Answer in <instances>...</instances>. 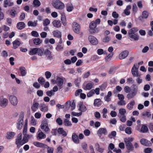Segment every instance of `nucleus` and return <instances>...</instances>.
Instances as JSON below:
<instances>
[{"instance_id": "obj_1", "label": "nucleus", "mask_w": 153, "mask_h": 153, "mask_svg": "<svg viewBox=\"0 0 153 153\" xmlns=\"http://www.w3.org/2000/svg\"><path fill=\"white\" fill-rule=\"evenodd\" d=\"M100 22V19H97L95 21H92L89 24V32L92 34H94L95 33H97L98 31L96 28L97 26V25H99Z\"/></svg>"}, {"instance_id": "obj_2", "label": "nucleus", "mask_w": 153, "mask_h": 153, "mask_svg": "<svg viewBox=\"0 0 153 153\" xmlns=\"http://www.w3.org/2000/svg\"><path fill=\"white\" fill-rule=\"evenodd\" d=\"M52 4L54 8L58 10H62L65 7L64 4L59 0H53Z\"/></svg>"}, {"instance_id": "obj_3", "label": "nucleus", "mask_w": 153, "mask_h": 153, "mask_svg": "<svg viewBox=\"0 0 153 153\" xmlns=\"http://www.w3.org/2000/svg\"><path fill=\"white\" fill-rule=\"evenodd\" d=\"M132 86L133 88L131 90L130 92L127 94V97L128 99H130L133 98L137 94L138 87L135 84Z\"/></svg>"}, {"instance_id": "obj_4", "label": "nucleus", "mask_w": 153, "mask_h": 153, "mask_svg": "<svg viewBox=\"0 0 153 153\" xmlns=\"http://www.w3.org/2000/svg\"><path fill=\"white\" fill-rule=\"evenodd\" d=\"M139 66L137 64H134L131 70L132 74L134 77H140V74H139L138 72V69Z\"/></svg>"}, {"instance_id": "obj_5", "label": "nucleus", "mask_w": 153, "mask_h": 153, "mask_svg": "<svg viewBox=\"0 0 153 153\" xmlns=\"http://www.w3.org/2000/svg\"><path fill=\"white\" fill-rule=\"evenodd\" d=\"M100 88H96L95 89H92L90 90L87 94V96L90 97L93 96L95 93L97 95L100 94Z\"/></svg>"}, {"instance_id": "obj_6", "label": "nucleus", "mask_w": 153, "mask_h": 153, "mask_svg": "<svg viewBox=\"0 0 153 153\" xmlns=\"http://www.w3.org/2000/svg\"><path fill=\"white\" fill-rule=\"evenodd\" d=\"M8 101L7 99L3 97H0V106L3 108L6 107L8 105Z\"/></svg>"}, {"instance_id": "obj_7", "label": "nucleus", "mask_w": 153, "mask_h": 153, "mask_svg": "<svg viewBox=\"0 0 153 153\" xmlns=\"http://www.w3.org/2000/svg\"><path fill=\"white\" fill-rule=\"evenodd\" d=\"M9 100L11 104L13 106H16L18 102L17 97L14 95H10L9 96Z\"/></svg>"}, {"instance_id": "obj_8", "label": "nucleus", "mask_w": 153, "mask_h": 153, "mask_svg": "<svg viewBox=\"0 0 153 153\" xmlns=\"http://www.w3.org/2000/svg\"><path fill=\"white\" fill-rule=\"evenodd\" d=\"M40 128L42 129L46 132H49L50 131V129L48 127V125L46 121H43L40 126Z\"/></svg>"}, {"instance_id": "obj_9", "label": "nucleus", "mask_w": 153, "mask_h": 153, "mask_svg": "<svg viewBox=\"0 0 153 153\" xmlns=\"http://www.w3.org/2000/svg\"><path fill=\"white\" fill-rule=\"evenodd\" d=\"M22 141V133H20L18 135L15 142L16 144L17 145L18 148H19L20 145L22 146L23 145Z\"/></svg>"}, {"instance_id": "obj_10", "label": "nucleus", "mask_w": 153, "mask_h": 153, "mask_svg": "<svg viewBox=\"0 0 153 153\" xmlns=\"http://www.w3.org/2000/svg\"><path fill=\"white\" fill-rule=\"evenodd\" d=\"M88 39L92 45H97L98 43V41L97 39L93 36L90 35L89 36Z\"/></svg>"}, {"instance_id": "obj_11", "label": "nucleus", "mask_w": 153, "mask_h": 153, "mask_svg": "<svg viewBox=\"0 0 153 153\" xmlns=\"http://www.w3.org/2000/svg\"><path fill=\"white\" fill-rule=\"evenodd\" d=\"M73 29L74 32L76 34H79L80 32V25L76 22L73 23Z\"/></svg>"}, {"instance_id": "obj_12", "label": "nucleus", "mask_w": 153, "mask_h": 153, "mask_svg": "<svg viewBox=\"0 0 153 153\" xmlns=\"http://www.w3.org/2000/svg\"><path fill=\"white\" fill-rule=\"evenodd\" d=\"M24 121L23 118L21 117L19 118L18 120L17 123V128L18 129H21L22 128L23 125Z\"/></svg>"}, {"instance_id": "obj_13", "label": "nucleus", "mask_w": 153, "mask_h": 153, "mask_svg": "<svg viewBox=\"0 0 153 153\" xmlns=\"http://www.w3.org/2000/svg\"><path fill=\"white\" fill-rule=\"evenodd\" d=\"M140 143L142 145L147 146H150L151 145L150 141L144 138L141 139L140 140Z\"/></svg>"}, {"instance_id": "obj_14", "label": "nucleus", "mask_w": 153, "mask_h": 153, "mask_svg": "<svg viewBox=\"0 0 153 153\" xmlns=\"http://www.w3.org/2000/svg\"><path fill=\"white\" fill-rule=\"evenodd\" d=\"M97 133L100 137L102 134L106 135L107 134V131L106 128H100L98 130Z\"/></svg>"}, {"instance_id": "obj_15", "label": "nucleus", "mask_w": 153, "mask_h": 153, "mask_svg": "<svg viewBox=\"0 0 153 153\" xmlns=\"http://www.w3.org/2000/svg\"><path fill=\"white\" fill-rule=\"evenodd\" d=\"M128 54V52L127 51H124L121 53L119 56V58L123 59L125 58Z\"/></svg>"}, {"instance_id": "obj_16", "label": "nucleus", "mask_w": 153, "mask_h": 153, "mask_svg": "<svg viewBox=\"0 0 153 153\" xmlns=\"http://www.w3.org/2000/svg\"><path fill=\"white\" fill-rule=\"evenodd\" d=\"M23 135L24 136L22 139L23 145L27 143L29 139L33 137V135L31 134H28Z\"/></svg>"}, {"instance_id": "obj_17", "label": "nucleus", "mask_w": 153, "mask_h": 153, "mask_svg": "<svg viewBox=\"0 0 153 153\" xmlns=\"http://www.w3.org/2000/svg\"><path fill=\"white\" fill-rule=\"evenodd\" d=\"M72 138L73 141L75 143L78 144L79 143V139L78 135L76 133H74L72 134Z\"/></svg>"}, {"instance_id": "obj_18", "label": "nucleus", "mask_w": 153, "mask_h": 153, "mask_svg": "<svg viewBox=\"0 0 153 153\" xmlns=\"http://www.w3.org/2000/svg\"><path fill=\"white\" fill-rule=\"evenodd\" d=\"M16 133L13 132H8L7 133L6 137L7 139H10L13 137Z\"/></svg>"}, {"instance_id": "obj_19", "label": "nucleus", "mask_w": 153, "mask_h": 153, "mask_svg": "<svg viewBox=\"0 0 153 153\" xmlns=\"http://www.w3.org/2000/svg\"><path fill=\"white\" fill-rule=\"evenodd\" d=\"M52 24L55 27L59 28L61 27V23L59 20H55L52 22Z\"/></svg>"}, {"instance_id": "obj_20", "label": "nucleus", "mask_w": 153, "mask_h": 153, "mask_svg": "<svg viewBox=\"0 0 153 153\" xmlns=\"http://www.w3.org/2000/svg\"><path fill=\"white\" fill-rule=\"evenodd\" d=\"M127 149L130 151H132L134 149V147L131 143L125 142Z\"/></svg>"}, {"instance_id": "obj_21", "label": "nucleus", "mask_w": 153, "mask_h": 153, "mask_svg": "<svg viewBox=\"0 0 153 153\" xmlns=\"http://www.w3.org/2000/svg\"><path fill=\"white\" fill-rule=\"evenodd\" d=\"M66 8L68 12H71L74 9V6L71 3H68L66 5Z\"/></svg>"}, {"instance_id": "obj_22", "label": "nucleus", "mask_w": 153, "mask_h": 153, "mask_svg": "<svg viewBox=\"0 0 153 153\" xmlns=\"http://www.w3.org/2000/svg\"><path fill=\"white\" fill-rule=\"evenodd\" d=\"M64 80L63 79L59 77L56 78V84L59 87L62 86Z\"/></svg>"}, {"instance_id": "obj_23", "label": "nucleus", "mask_w": 153, "mask_h": 153, "mask_svg": "<svg viewBox=\"0 0 153 153\" xmlns=\"http://www.w3.org/2000/svg\"><path fill=\"white\" fill-rule=\"evenodd\" d=\"M4 7L5 8L7 7V6H12L14 5L13 3L10 2L9 0H4Z\"/></svg>"}, {"instance_id": "obj_24", "label": "nucleus", "mask_w": 153, "mask_h": 153, "mask_svg": "<svg viewBox=\"0 0 153 153\" xmlns=\"http://www.w3.org/2000/svg\"><path fill=\"white\" fill-rule=\"evenodd\" d=\"M33 144L36 146L39 147H41L44 148L47 147V145L38 142H34L33 143Z\"/></svg>"}, {"instance_id": "obj_25", "label": "nucleus", "mask_w": 153, "mask_h": 153, "mask_svg": "<svg viewBox=\"0 0 153 153\" xmlns=\"http://www.w3.org/2000/svg\"><path fill=\"white\" fill-rule=\"evenodd\" d=\"M39 107V104L38 102H33L32 106L31 107L32 111L35 112L38 109Z\"/></svg>"}, {"instance_id": "obj_26", "label": "nucleus", "mask_w": 153, "mask_h": 153, "mask_svg": "<svg viewBox=\"0 0 153 153\" xmlns=\"http://www.w3.org/2000/svg\"><path fill=\"white\" fill-rule=\"evenodd\" d=\"M131 8V6L130 5H127L125 9L123 11L124 13L126 16H128L130 14V10Z\"/></svg>"}, {"instance_id": "obj_27", "label": "nucleus", "mask_w": 153, "mask_h": 153, "mask_svg": "<svg viewBox=\"0 0 153 153\" xmlns=\"http://www.w3.org/2000/svg\"><path fill=\"white\" fill-rule=\"evenodd\" d=\"M138 30L137 28L133 27L130 29L128 32V36L134 34Z\"/></svg>"}, {"instance_id": "obj_28", "label": "nucleus", "mask_w": 153, "mask_h": 153, "mask_svg": "<svg viewBox=\"0 0 153 153\" xmlns=\"http://www.w3.org/2000/svg\"><path fill=\"white\" fill-rule=\"evenodd\" d=\"M46 137V135L42 131L39 132L37 135V139L39 140L44 139Z\"/></svg>"}, {"instance_id": "obj_29", "label": "nucleus", "mask_w": 153, "mask_h": 153, "mask_svg": "<svg viewBox=\"0 0 153 153\" xmlns=\"http://www.w3.org/2000/svg\"><path fill=\"white\" fill-rule=\"evenodd\" d=\"M126 113V110L125 108H120L119 110L118 116L121 117L122 116L125 115Z\"/></svg>"}, {"instance_id": "obj_30", "label": "nucleus", "mask_w": 153, "mask_h": 153, "mask_svg": "<svg viewBox=\"0 0 153 153\" xmlns=\"http://www.w3.org/2000/svg\"><path fill=\"white\" fill-rule=\"evenodd\" d=\"M40 108V110L42 111L45 112L48 111V106L44 103H42L41 104Z\"/></svg>"}, {"instance_id": "obj_31", "label": "nucleus", "mask_w": 153, "mask_h": 153, "mask_svg": "<svg viewBox=\"0 0 153 153\" xmlns=\"http://www.w3.org/2000/svg\"><path fill=\"white\" fill-rule=\"evenodd\" d=\"M53 33L54 37L59 38L61 37V33L58 30H55L53 31Z\"/></svg>"}, {"instance_id": "obj_32", "label": "nucleus", "mask_w": 153, "mask_h": 153, "mask_svg": "<svg viewBox=\"0 0 153 153\" xmlns=\"http://www.w3.org/2000/svg\"><path fill=\"white\" fill-rule=\"evenodd\" d=\"M93 84L92 83H89L87 84L83 87V88L85 90H89L92 88Z\"/></svg>"}, {"instance_id": "obj_33", "label": "nucleus", "mask_w": 153, "mask_h": 153, "mask_svg": "<svg viewBox=\"0 0 153 153\" xmlns=\"http://www.w3.org/2000/svg\"><path fill=\"white\" fill-rule=\"evenodd\" d=\"M135 104V102L134 101H131L127 105V107L128 109L129 110H132Z\"/></svg>"}, {"instance_id": "obj_34", "label": "nucleus", "mask_w": 153, "mask_h": 153, "mask_svg": "<svg viewBox=\"0 0 153 153\" xmlns=\"http://www.w3.org/2000/svg\"><path fill=\"white\" fill-rule=\"evenodd\" d=\"M57 131L59 134H62L64 137H65L67 135L66 132L62 128H59Z\"/></svg>"}, {"instance_id": "obj_35", "label": "nucleus", "mask_w": 153, "mask_h": 153, "mask_svg": "<svg viewBox=\"0 0 153 153\" xmlns=\"http://www.w3.org/2000/svg\"><path fill=\"white\" fill-rule=\"evenodd\" d=\"M13 48L14 49L17 48L21 44V42L18 40H16L13 42Z\"/></svg>"}, {"instance_id": "obj_36", "label": "nucleus", "mask_w": 153, "mask_h": 153, "mask_svg": "<svg viewBox=\"0 0 153 153\" xmlns=\"http://www.w3.org/2000/svg\"><path fill=\"white\" fill-rule=\"evenodd\" d=\"M19 70L20 71L21 74L22 76H25L26 74V68L23 67H21L19 68Z\"/></svg>"}, {"instance_id": "obj_37", "label": "nucleus", "mask_w": 153, "mask_h": 153, "mask_svg": "<svg viewBox=\"0 0 153 153\" xmlns=\"http://www.w3.org/2000/svg\"><path fill=\"white\" fill-rule=\"evenodd\" d=\"M25 27V24L23 22H19L17 24V27L18 29L22 30Z\"/></svg>"}, {"instance_id": "obj_38", "label": "nucleus", "mask_w": 153, "mask_h": 153, "mask_svg": "<svg viewBox=\"0 0 153 153\" xmlns=\"http://www.w3.org/2000/svg\"><path fill=\"white\" fill-rule=\"evenodd\" d=\"M148 131V129L147 126L145 125H143L140 130V132L144 133H146Z\"/></svg>"}, {"instance_id": "obj_39", "label": "nucleus", "mask_w": 153, "mask_h": 153, "mask_svg": "<svg viewBox=\"0 0 153 153\" xmlns=\"http://www.w3.org/2000/svg\"><path fill=\"white\" fill-rule=\"evenodd\" d=\"M101 102V100L100 99H97L94 100V106L99 107L101 105L100 102Z\"/></svg>"}, {"instance_id": "obj_40", "label": "nucleus", "mask_w": 153, "mask_h": 153, "mask_svg": "<svg viewBox=\"0 0 153 153\" xmlns=\"http://www.w3.org/2000/svg\"><path fill=\"white\" fill-rule=\"evenodd\" d=\"M37 21H35L33 22L32 21H29L27 23V25L29 26H31L35 27H36L37 25Z\"/></svg>"}, {"instance_id": "obj_41", "label": "nucleus", "mask_w": 153, "mask_h": 153, "mask_svg": "<svg viewBox=\"0 0 153 153\" xmlns=\"http://www.w3.org/2000/svg\"><path fill=\"white\" fill-rule=\"evenodd\" d=\"M30 123L32 126H35L36 125V120L33 116L31 117Z\"/></svg>"}, {"instance_id": "obj_42", "label": "nucleus", "mask_w": 153, "mask_h": 153, "mask_svg": "<svg viewBox=\"0 0 153 153\" xmlns=\"http://www.w3.org/2000/svg\"><path fill=\"white\" fill-rule=\"evenodd\" d=\"M149 14V12L146 10L143 11L142 13V17L143 19H146L148 18Z\"/></svg>"}, {"instance_id": "obj_43", "label": "nucleus", "mask_w": 153, "mask_h": 153, "mask_svg": "<svg viewBox=\"0 0 153 153\" xmlns=\"http://www.w3.org/2000/svg\"><path fill=\"white\" fill-rule=\"evenodd\" d=\"M38 48H35L31 49L30 52V54L33 55L36 54L37 53Z\"/></svg>"}, {"instance_id": "obj_44", "label": "nucleus", "mask_w": 153, "mask_h": 153, "mask_svg": "<svg viewBox=\"0 0 153 153\" xmlns=\"http://www.w3.org/2000/svg\"><path fill=\"white\" fill-rule=\"evenodd\" d=\"M33 4L34 6L39 7L41 5V3L39 0H34L33 1Z\"/></svg>"}, {"instance_id": "obj_45", "label": "nucleus", "mask_w": 153, "mask_h": 153, "mask_svg": "<svg viewBox=\"0 0 153 153\" xmlns=\"http://www.w3.org/2000/svg\"><path fill=\"white\" fill-rule=\"evenodd\" d=\"M113 53H111L106 56L105 58V61L107 62L109 61L113 56Z\"/></svg>"}, {"instance_id": "obj_46", "label": "nucleus", "mask_w": 153, "mask_h": 153, "mask_svg": "<svg viewBox=\"0 0 153 153\" xmlns=\"http://www.w3.org/2000/svg\"><path fill=\"white\" fill-rule=\"evenodd\" d=\"M44 49L43 48H38L37 53L39 56H42L43 54Z\"/></svg>"}, {"instance_id": "obj_47", "label": "nucleus", "mask_w": 153, "mask_h": 153, "mask_svg": "<svg viewBox=\"0 0 153 153\" xmlns=\"http://www.w3.org/2000/svg\"><path fill=\"white\" fill-rule=\"evenodd\" d=\"M33 41L34 43L36 45H39L42 42V41L39 38L35 39L33 40Z\"/></svg>"}, {"instance_id": "obj_48", "label": "nucleus", "mask_w": 153, "mask_h": 153, "mask_svg": "<svg viewBox=\"0 0 153 153\" xmlns=\"http://www.w3.org/2000/svg\"><path fill=\"white\" fill-rule=\"evenodd\" d=\"M50 23V21L48 19H46L43 21V25L44 26H47Z\"/></svg>"}, {"instance_id": "obj_49", "label": "nucleus", "mask_w": 153, "mask_h": 153, "mask_svg": "<svg viewBox=\"0 0 153 153\" xmlns=\"http://www.w3.org/2000/svg\"><path fill=\"white\" fill-rule=\"evenodd\" d=\"M108 112V110L107 109L105 108H104L102 111V117L103 118H105L107 117V113Z\"/></svg>"}, {"instance_id": "obj_50", "label": "nucleus", "mask_w": 153, "mask_h": 153, "mask_svg": "<svg viewBox=\"0 0 153 153\" xmlns=\"http://www.w3.org/2000/svg\"><path fill=\"white\" fill-rule=\"evenodd\" d=\"M130 38L134 39L135 40H137L139 39L138 35L135 33L129 36Z\"/></svg>"}, {"instance_id": "obj_51", "label": "nucleus", "mask_w": 153, "mask_h": 153, "mask_svg": "<svg viewBox=\"0 0 153 153\" xmlns=\"http://www.w3.org/2000/svg\"><path fill=\"white\" fill-rule=\"evenodd\" d=\"M116 134L117 133L116 131H113L111 132V134L108 135V137L109 138L111 139L113 138V137L115 136L116 135Z\"/></svg>"}, {"instance_id": "obj_52", "label": "nucleus", "mask_w": 153, "mask_h": 153, "mask_svg": "<svg viewBox=\"0 0 153 153\" xmlns=\"http://www.w3.org/2000/svg\"><path fill=\"white\" fill-rule=\"evenodd\" d=\"M97 53L98 54L100 55L106 53L105 51H104L102 49H98L97 50Z\"/></svg>"}, {"instance_id": "obj_53", "label": "nucleus", "mask_w": 153, "mask_h": 153, "mask_svg": "<svg viewBox=\"0 0 153 153\" xmlns=\"http://www.w3.org/2000/svg\"><path fill=\"white\" fill-rule=\"evenodd\" d=\"M125 132L128 134H130L132 132L131 128L130 127H127L125 129Z\"/></svg>"}, {"instance_id": "obj_54", "label": "nucleus", "mask_w": 153, "mask_h": 153, "mask_svg": "<svg viewBox=\"0 0 153 153\" xmlns=\"http://www.w3.org/2000/svg\"><path fill=\"white\" fill-rule=\"evenodd\" d=\"M47 149L48 153H53L54 150V148L53 147H50L47 146V147L45 148Z\"/></svg>"}, {"instance_id": "obj_55", "label": "nucleus", "mask_w": 153, "mask_h": 153, "mask_svg": "<svg viewBox=\"0 0 153 153\" xmlns=\"http://www.w3.org/2000/svg\"><path fill=\"white\" fill-rule=\"evenodd\" d=\"M38 81L42 85H44L45 82V79L42 77H40L38 79Z\"/></svg>"}, {"instance_id": "obj_56", "label": "nucleus", "mask_w": 153, "mask_h": 153, "mask_svg": "<svg viewBox=\"0 0 153 153\" xmlns=\"http://www.w3.org/2000/svg\"><path fill=\"white\" fill-rule=\"evenodd\" d=\"M65 125L66 126H69L71 125V123L68 119H66L64 121Z\"/></svg>"}, {"instance_id": "obj_57", "label": "nucleus", "mask_w": 153, "mask_h": 153, "mask_svg": "<svg viewBox=\"0 0 153 153\" xmlns=\"http://www.w3.org/2000/svg\"><path fill=\"white\" fill-rule=\"evenodd\" d=\"M134 139L131 137H128V138H125L124 139V141L125 142L131 143L133 141Z\"/></svg>"}, {"instance_id": "obj_58", "label": "nucleus", "mask_w": 153, "mask_h": 153, "mask_svg": "<svg viewBox=\"0 0 153 153\" xmlns=\"http://www.w3.org/2000/svg\"><path fill=\"white\" fill-rule=\"evenodd\" d=\"M56 122L59 125H61L62 124V120L59 117L56 119Z\"/></svg>"}, {"instance_id": "obj_59", "label": "nucleus", "mask_w": 153, "mask_h": 153, "mask_svg": "<svg viewBox=\"0 0 153 153\" xmlns=\"http://www.w3.org/2000/svg\"><path fill=\"white\" fill-rule=\"evenodd\" d=\"M120 118V120L123 123L125 122L126 120V117L125 115L122 116L121 117L118 116Z\"/></svg>"}, {"instance_id": "obj_60", "label": "nucleus", "mask_w": 153, "mask_h": 153, "mask_svg": "<svg viewBox=\"0 0 153 153\" xmlns=\"http://www.w3.org/2000/svg\"><path fill=\"white\" fill-rule=\"evenodd\" d=\"M96 146H97L96 149L97 151L101 153L103 152V149L100 147L98 144H96Z\"/></svg>"}, {"instance_id": "obj_61", "label": "nucleus", "mask_w": 153, "mask_h": 153, "mask_svg": "<svg viewBox=\"0 0 153 153\" xmlns=\"http://www.w3.org/2000/svg\"><path fill=\"white\" fill-rule=\"evenodd\" d=\"M41 114L39 112H36L34 114V117L35 118L38 119L41 118Z\"/></svg>"}, {"instance_id": "obj_62", "label": "nucleus", "mask_w": 153, "mask_h": 153, "mask_svg": "<svg viewBox=\"0 0 153 153\" xmlns=\"http://www.w3.org/2000/svg\"><path fill=\"white\" fill-rule=\"evenodd\" d=\"M81 80L80 78H77L75 80L74 82L76 86L78 85L81 82Z\"/></svg>"}, {"instance_id": "obj_63", "label": "nucleus", "mask_w": 153, "mask_h": 153, "mask_svg": "<svg viewBox=\"0 0 153 153\" xmlns=\"http://www.w3.org/2000/svg\"><path fill=\"white\" fill-rule=\"evenodd\" d=\"M142 115L144 117H149L151 116L150 113L149 112H146L142 114Z\"/></svg>"}, {"instance_id": "obj_64", "label": "nucleus", "mask_w": 153, "mask_h": 153, "mask_svg": "<svg viewBox=\"0 0 153 153\" xmlns=\"http://www.w3.org/2000/svg\"><path fill=\"white\" fill-rule=\"evenodd\" d=\"M84 134L86 136H89L91 133L90 131L88 129H85L84 131Z\"/></svg>"}]
</instances>
